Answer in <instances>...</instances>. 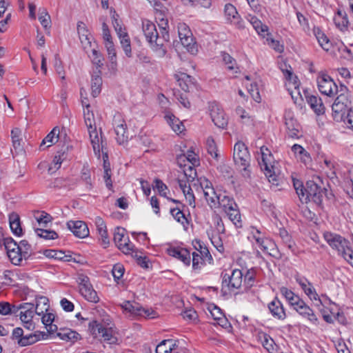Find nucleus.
<instances>
[{"label": "nucleus", "instance_id": "f257e3e1", "mask_svg": "<svg viewBox=\"0 0 353 353\" xmlns=\"http://www.w3.org/2000/svg\"><path fill=\"white\" fill-rule=\"evenodd\" d=\"M161 30V36L159 37L155 24L148 20L142 21V30L145 37L146 40L154 50H161L164 54L165 50L163 48L164 43L170 39L168 31V19H161L159 23Z\"/></svg>", "mask_w": 353, "mask_h": 353}, {"label": "nucleus", "instance_id": "f03ea898", "mask_svg": "<svg viewBox=\"0 0 353 353\" xmlns=\"http://www.w3.org/2000/svg\"><path fill=\"white\" fill-rule=\"evenodd\" d=\"M323 238L332 250H336L339 256L353 267V250L348 240L331 232H324Z\"/></svg>", "mask_w": 353, "mask_h": 353}, {"label": "nucleus", "instance_id": "7ed1b4c3", "mask_svg": "<svg viewBox=\"0 0 353 353\" xmlns=\"http://www.w3.org/2000/svg\"><path fill=\"white\" fill-rule=\"evenodd\" d=\"M233 159L236 165L240 169L242 176L245 179L250 177V154L248 149L242 141L236 142L234 145Z\"/></svg>", "mask_w": 353, "mask_h": 353}, {"label": "nucleus", "instance_id": "20e7f679", "mask_svg": "<svg viewBox=\"0 0 353 353\" xmlns=\"http://www.w3.org/2000/svg\"><path fill=\"white\" fill-rule=\"evenodd\" d=\"M89 330L94 338L98 339L101 341L109 344L117 343L116 332L110 326L108 327L103 323L94 321L89 323Z\"/></svg>", "mask_w": 353, "mask_h": 353}, {"label": "nucleus", "instance_id": "39448f33", "mask_svg": "<svg viewBox=\"0 0 353 353\" xmlns=\"http://www.w3.org/2000/svg\"><path fill=\"white\" fill-rule=\"evenodd\" d=\"M304 193H301L300 201L307 203L312 201L320 205L325 195V188L319 185L317 181L310 180L307 181Z\"/></svg>", "mask_w": 353, "mask_h": 353}, {"label": "nucleus", "instance_id": "423d86ee", "mask_svg": "<svg viewBox=\"0 0 353 353\" xmlns=\"http://www.w3.org/2000/svg\"><path fill=\"white\" fill-rule=\"evenodd\" d=\"M258 248L265 253L271 256H274L276 250L275 243L270 239L265 238L264 234L255 227H250V234L248 236Z\"/></svg>", "mask_w": 353, "mask_h": 353}, {"label": "nucleus", "instance_id": "0eeeda50", "mask_svg": "<svg viewBox=\"0 0 353 353\" xmlns=\"http://www.w3.org/2000/svg\"><path fill=\"white\" fill-rule=\"evenodd\" d=\"M261 162L259 163L261 169L264 171L265 175L270 183L273 185H278V177L276 174V168L274 166L273 157L269 152L267 148L261 147Z\"/></svg>", "mask_w": 353, "mask_h": 353}, {"label": "nucleus", "instance_id": "6e6552de", "mask_svg": "<svg viewBox=\"0 0 353 353\" xmlns=\"http://www.w3.org/2000/svg\"><path fill=\"white\" fill-rule=\"evenodd\" d=\"M197 181L199 183L200 188L210 208H218L219 199L221 194L216 193L212 183L206 178L201 177Z\"/></svg>", "mask_w": 353, "mask_h": 353}, {"label": "nucleus", "instance_id": "1a4fd4ad", "mask_svg": "<svg viewBox=\"0 0 353 353\" xmlns=\"http://www.w3.org/2000/svg\"><path fill=\"white\" fill-rule=\"evenodd\" d=\"M122 309L130 316L137 317L154 318L155 312L152 309H145L137 302L125 301L121 304Z\"/></svg>", "mask_w": 353, "mask_h": 353}, {"label": "nucleus", "instance_id": "9d476101", "mask_svg": "<svg viewBox=\"0 0 353 353\" xmlns=\"http://www.w3.org/2000/svg\"><path fill=\"white\" fill-rule=\"evenodd\" d=\"M32 248L28 242L22 240L19 242L18 249L11 252L8 256L11 263L15 265H21L23 260L28 259L32 255Z\"/></svg>", "mask_w": 353, "mask_h": 353}, {"label": "nucleus", "instance_id": "9b49d317", "mask_svg": "<svg viewBox=\"0 0 353 353\" xmlns=\"http://www.w3.org/2000/svg\"><path fill=\"white\" fill-rule=\"evenodd\" d=\"M317 85L321 94L333 97L338 93V86L334 80L325 73H320L317 77Z\"/></svg>", "mask_w": 353, "mask_h": 353}, {"label": "nucleus", "instance_id": "f8f14e48", "mask_svg": "<svg viewBox=\"0 0 353 353\" xmlns=\"http://www.w3.org/2000/svg\"><path fill=\"white\" fill-rule=\"evenodd\" d=\"M114 241L117 248L124 254H129L134 250V245L130 242L125 229L117 228L114 232Z\"/></svg>", "mask_w": 353, "mask_h": 353}, {"label": "nucleus", "instance_id": "ddd939ff", "mask_svg": "<svg viewBox=\"0 0 353 353\" xmlns=\"http://www.w3.org/2000/svg\"><path fill=\"white\" fill-rule=\"evenodd\" d=\"M243 283V274L241 270L234 269L231 275L225 274L222 281L223 288L227 287L229 290L234 291L241 288Z\"/></svg>", "mask_w": 353, "mask_h": 353}, {"label": "nucleus", "instance_id": "4468645a", "mask_svg": "<svg viewBox=\"0 0 353 353\" xmlns=\"http://www.w3.org/2000/svg\"><path fill=\"white\" fill-rule=\"evenodd\" d=\"M209 111L211 119L215 125L224 128L228 124V118L221 105L216 102H211L209 104Z\"/></svg>", "mask_w": 353, "mask_h": 353}, {"label": "nucleus", "instance_id": "2eb2a0df", "mask_svg": "<svg viewBox=\"0 0 353 353\" xmlns=\"http://www.w3.org/2000/svg\"><path fill=\"white\" fill-rule=\"evenodd\" d=\"M167 254L181 261L185 266L191 263V254L189 250L180 246H171L166 250Z\"/></svg>", "mask_w": 353, "mask_h": 353}, {"label": "nucleus", "instance_id": "dca6fc26", "mask_svg": "<svg viewBox=\"0 0 353 353\" xmlns=\"http://www.w3.org/2000/svg\"><path fill=\"white\" fill-rule=\"evenodd\" d=\"M284 118L288 136L292 139H298L301 136V126L294 118L292 113L290 111L286 112Z\"/></svg>", "mask_w": 353, "mask_h": 353}, {"label": "nucleus", "instance_id": "f3484780", "mask_svg": "<svg viewBox=\"0 0 353 353\" xmlns=\"http://www.w3.org/2000/svg\"><path fill=\"white\" fill-rule=\"evenodd\" d=\"M114 130L116 133V140L119 144H123L127 142L129 138L127 132V125L125 121L118 117L114 119Z\"/></svg>", "mask_w": 353, "mask_h": 353}, {"label": "nucleus", "instance_id": "a211bd4d", "mask_svg": "<svg viewBox=\"0 0 353 353\" xmlns=\"http://www.w3.org/2000/svg\"><path fill=\"white\" fill-rule=\"evenodd\" d=\"M294 310L301 316L307 319L311 323L314 325L319 324V319L314 310L304 301L300 302V304L296 305Z\"/></svg>", "mask_w": 353, "mask_h": 353}, {"label": "nucleus", "instance_id": "6ab92c4d", "mask_svg": "<svg viewBox=\"0 0 353 353\" xmlns=\"http://www.w3.org/2000/svg\"><path fill=\"white\" fill-rule=\"evenodd\" d=\"M67 226L77 237L83 239L89 235L88 226L81 221H70L67 223Z\"/></svg>", "mask_w": 353, "mask_h": 353}, {"label": "nucleus", "instance_id": "aec40b11", "mask_svg": "<svg viewBox=\"0 0 353 353\" xmlns=\"http://www.w3.org/2000/svg\"><path fill=\"white\" fill-rule=\"evenodd\" d=\"M296 281L305 295L312 302L314 303L319 295L316 292V290L313 286L312 283L305 278H296Z\"/></svg>", "mask_w": 353, "mask_h": 353}, {"label": "nucleus", "instance_id": "412c9836", "mask_svg": "<svg viewBox=\"0 0 353 353\" xmlns=\"http://www.w3.org/2000/svg\"><path fill=\"white\" fill-rule=\"evenodd\" d=\"M305 99L307 104L316 115L319 116L325 114V107L319 96L307 94L305 96Z\"/></svg>", "mask_w": 353, "mask_h": 353}, {"label": "nucleus", "instance_id": "4be33fe9", "mask_svg": "<svg viewBox=\"0 0 353 353\" xmlns=\"http://www.w3.org/2000/svg\"><path fill=\"white\" fill-rule=\"evenodd\" d=\"M314 305L317 308H320L321 306L322 308H325V310H327L330 313L334 315L336 314L337 315L339 314V312L336 311L337 309V305L333 302L330 298L326 294H321L317 298V300L314 303Z\"/></svg>", "mask_w": 353, "mask_h": 353}, {"label": "nucleus", "instance_id": "5701e85b", "mask_svg": "<svg viewBox=\"0 0 353 353\" xmlns=\"http://www.w3.org/2000/svg\"><path fill=\"white\" fill-rule=\"evenodd\" d=\"M268 309L271 314L279 320H284L286 318V313L283 305L280 300L274 298L268 303Z\"/></svg>", "mask_w": 353, "mask_h": 353}, {"label": "nucleus", "instance_id": "b1692460", "mask_svg": "<svg viewBox=\"0 0 353 353\" xmlns=\"http://www.w3.org/2000/svg\"><path fill=\"white\" fill-rule=\"evenodd\" d=\"M175 78L180 88L185 92H189L194 86V79L184 72L175 74Z\"/></svg>", "mask_w": 353, "mask_h": 353}, {"label": "nucleus", "instance_id": "393cba45", "mask_svg": "<svg viewBox=\"0 0 353 353\" xmlns=\"http://www.w3.org/2000/svg\"><path fill=\"white\" fill-rule=\"evenodd\" d=\"M291 150L297 160L304 163L305 165L311 163L312 157L310 154L301 145L294 144Z\"/></svg>", "mask_w": 353, "mask_h": 353}, {"label": "nucleus", "instance_id": "a878e982", "mask_svg": "<svg viewBox=\"0 0 353 353\" xmlns=\"http://www.w3.org/2000/svg\"><path fill=\"white\" fill-rule=\"evenodd\" d=\"M20 310L19 316L21 322L32 320L34 315V305L33 303H24L17 307V311Z\"/></svg>", "mask_w": 353, "mask_h": 353}, {"label": "nucleus", "instance_id": "bb28decb", "mask_svg": "<svg viewBox=\"0 0 353 353\" xmlns=\"http://www.w3.org/2000/svg\"><path fill=\"white\" fill-rule=\"evenodd\" d=\"M333 21L341 31L344 32L347 29L349 21L345 10L339 9L334 14Z\"/></svg>", "mask_w": 353, "mask_h": 353}, {"label": "nucleus", "instance_id": "cd10ccee", "mask_svg": "<svg viewBox=\"0 0 353 353\" xmlns=\"http://www.w3.org/2000/svg\"><path fill=\"white\" fill-rule=\"evenodd\" d=\"M332 109L334 119L336 121L339 122L342 121L345 114L351 109V107L334 101L332 104Z\"/></svg>", "mask_w": 353, "mask_h": 353}, {"label": "nucleus", "instance_id": "c85d7f7f", "mask_svg": "<svg viewBox=\"0 0 353 353\" xmlns=\"http://www.w3.org/2000/svg\"><path fill=\"white\" fill-rule=\"evenodd\" d=\"M57 336L61 340L74 343L81 339V335L70 328H63L57 333Z\"/></svg>", "mask_w": 353, "mask_h": 353}, {"label": "nucleus", "instance_id": "c756f323", "mask_svg": "<svg viewBox=\"0 0 353 353\" xmlns=\"http://www.w3.org/2000/svg\"><path fill=\"white\" fill-rule=\"evenodd\" d=\"M338 96L334 101L340 103H343L347 106H352V95L350 91L344 85H341L338 89Z\"/></svg>", "mask_w": 353, "mask_h": 353}, {"label": "nucleus", "instance_id": "7c9ffc66", "mask_svg": "<svg viewBox=\"0 0 353 353\" xmlns=\"http://www.w3.org/2000/svg\"><path fill=\"white\" fill-rule=\"evenodd\" d=\"M77 31L83 48H87L88 47H90L91 46V37H90V34L85 24L83 22H78Z\"/></svg>", "mask_w": 353, "mask_h": 353}, {"label": "nucleus", "instance_id": "2f4dec72", "mask_svg": "<svg viewBox=\"0 0 353 353\" xmlns=\"http://www.w3.org/2000/svg\"><path fill=\"white\" fill-rule=\"evenodd\" d=\"M165 119L172 130L176 134H180L185 130V126L183 123L172 114H166Z\"/></svg>", "mask_w": 353, "mask_h": 353}, {"label": "nucleus", "instance_id": "473e14b6", "mask_svg": "<svg viewBox=\"0 0 353 353\" xmlns=\"http://www.w3.org/2000/svg\"><path fill=\"white\" fill-rule=\"evenodd\" d=\"M90 135V139L94 152L96 154H99L101 150L103 152L102 141L101 140L99 134L97 131V128L88 130Z\"/></svg>", "mask_w": 353, "mask_h": 353}, {"label": "nucleus", "instance_id": "72a5a7b5", "mask_svg": "<svg viewBox=\"0 0 353 353\" xmlns=\"http://www.w3.org/2000/svg\"><path fill=\"white\" fill-rule=\"evenodd\" d=\"M60 132V129L59 127H54L43 139L40 148H41L43 146L46 145V148H49L53 144L56 143L59 140V135Z\"/></svg>", "mask_w": 353, "mask_h": 353}, {"label": "nucleus", "instance_id": "f704fd0d", "mask_svg": "<svg viewBox=\"0 0 353 353\" xmlns=\"http://www.w3.org/2000/svg\"><path fill=\"white\" fill-rule=\"evenodd\" d=\"M10 227L12 233L21 236L23 234V229L21 226L20 218L17 214L12 213L9 216Z\"/></svg>", "mask_w": 353, "mask_h": 353}, {"label": "nucleus", "instance_id": "c9c22d12", "mask_svg": "<svg viewBox=\"0 0 353 353\" xmlns=\"http://www.w3.org/2000/svg\"><path fill=\"white\" fill-rule=\"evenodd\" d=\"M313 33L322 48L326 51H328L331 47V43L327 36L318 27L314 28Z\"/></svg>", "mask_w": 353, "mask_h": 353}, {"label": "nucleus", "instance_id": "e433bc0d", "mask_svg": "<svg viewBox=\"0 0 353 353\" xmlns=\"http://www.w3.org/2000/svg\"><path fill=\"white\" fill-rule=\"evenodd\" d=\"M196 165L190 163H183V165H179L188 182L192 183L194 181V179L196 176V172L194 168Z\"/></svg>", "mask_w": 353, "mask_h": 353}, {"label": "nucleus", "instance_id": "4c0bfd02", "mask_svg": "<svg viewBox=\"0 0 353 353\" xmlns=\"http://www.w3.org/2000/svg\"><path fill=\"white\" fill-rule=\"evenodd\" d=\"M110 12L112 14V26L118 37L119 38L124 34H127L128 32L126 31V28L123 26L121 21L119 19V15L116 13L115 10H111Z\"/></svg>", "mask_w": 353, "mask_h": 353}, {"label": "nucleus", "instance_id": "58836bf2", "mask_svg": "<svg viewBox=\"0 0 353 353\" xmlns=\"http://www.w3.org/2000/svg\"><path fill=\"white\" fill-rule=\"evenodd\" d=\"M259 79L255 78L252 80L250 83H245V86L247 88V90L252 99L256 102H260L261 101V96L259 94Z\"/></svg>", "mask_w": 353, "mask_h": 353}, {"label": "nucleus", "instance_id": "ea45409f", "mask_svg": "<svg viewBox=\"0 0 353 353\" xmlns=\"http://www.w3.org/2000/svg\"><path fill=\"white\" fill-rule=\"evenodd\" d=\"M81 294L88 301L97 303L99 300L96 291L92 288V285L85 287H81L79 289Z\"/></svg>", "mask_w": 353, "mask_h": 353}, {"label": "nucleus", "instance_id": "a19ab883", "mask_svg": "<svg viewBox=\"0 0 353 353\" xmlns=\"http://www.w3.org/2000/svg\"><path fill=\"white\" fill-rule=\"evenodd\" d=\"M180 41L188 52L192 54H195L198 52V47L194 41L192 34L188 35V37L181 38Z\"/></svg>", "mask_w": 353, "mask_h": 353}, {"label": "nucleus", "instance_id": "79ce46f5", "mask_svg": "<svg viewBox=\"0 0 353 353\" xmlns=\"http://www.w3.org/2000/svg\"><path fill=\"white\" fill-rule=\"evenodd\" d=\"M223 61L224 63L227 66V69L232 72V74H235L239 73V68L236 64V60L232 58L229 54L226 52H223L221 54Z\"/></svg>", "mask_w": 353, "mask_h": 353}, {"label": "nucleus", "instance_id": "37998d69", "mask_svg": "<svg viewBox=\"0 0 353 353\" xmlns=\"http://www.w3.org/2000/svg\"><path fill=\"white\" fill-rule=\"evenodd\" d=\"M183 163H190L192 165H199L198 156L192 150L188 151L187 154L181 155L177 160L179 165H183Z\"/></svg>", "mask_w": 353, "mask_h": 353}, {"label": "nucleus", "instance_id": "c03bdc74", "mask_svg": "<svg viewBox=\"0 0 353 353\" xmlns=\"http://www.w3.org/2000/svg\"><path fill=\"white\" fill-rule=\"evenodd\" d=\"M246 19L252 25L253 28L259 34H262L268 31L267 26L263 25L255 16L249 14Z\"/></svg>", "mask_w": 353, "mask_h": 353}, {"label": "nucleus", "instance_id": "a18cd8bd", "mask_svg": "<svg viewBox=\"0 0 353 353\" xmlns=\"http://www.w3.org/2000/svg\"><path fill=\"white\" fill-rule=\"evenodd\" d=\"M225 212L227 214L229 219L236 228H240L242 227V220L238 205L235 208H232V210L229 209V210Z\"/></svg>", "mask_w": 353, "mask_h": 353}, {"label": "nucleus", "instance_id": "49530a36", "mask_svg": "<svg viewBox=\"0 0 353 353\" xmlns=\"http://www.w3.org/2000/svg\"><path fill=\"white\" fill-rule=\"evenodd\" d=\"M237 204L232 198L221 194L219 199V207L223 208L224 212L232 210V208L236 207Z\"/></svg>", "mask_w": 353, "mask_h": 353}, {"label": "nucleus", "instance_id": "de8ad7c7", "mask_svg": "<svg viewBox=\"0 0 353 353\" xmlns=\"http://www.w3.org/2000/svg\"><path fill=\"white\" fill-rule=\"evenodd\" d=\"M40 339L39 334H30L19 339V340L17 341V344L21 347L28 346L37 343L40 341Z\"/></svg>", "mask_w": 353, "mask_h": 353}, {"label": "nucleus", "instance_id": "09e8293b", "mask_svg": "<svg viewBox=\"0 0 353 353\" xmlns=\"http://www.w3.org/2000/svg\"><path fill=\"white\" fill-rule=\"evenodd\" d=\"M33 216L39 225L43 227H46L47 224L52 221V216L44 211L34 212Z\"/></svg>", "mask_w": 353, "mask_h": 353}, {"label": "nucleus", "instance_id": "8fccbe9b", "mask_svg": "<svg viewBox=\"0 0 353 353\" xmlns=\"http://www.w3.org/2000/svg\"><path fill=\"white\" fill-rule=\"evenodd\" d=\"M49 308L48 299L46 296H40L37 299L36 306H34L35 313L39 316L48 312Z\"/></svg>", "mask_w": 353, "mask_h": 353}, {"label": "nucleus", "instance_id": "3c124183", "mask_svg": "<svg viewBox=\"0 0 353 353\" xmlns=\"http://www.w3.org/2000/svg\"><path fill=\"white\" fill-rule=\"evenodd\" d=\"M102 78L99 74L93 75L91 80L92 95L97 97L101 92Z\"/></svg>", "mask_w": 353, "mask_h": 353}, {"label": "nucleus", "instance_id": "603ef678", "mask_svg": "<svg viewBox=\"0 0 353 353\" xmlns=\"http://www.w3.org/2000/svg\"><path fill=\"white\" fill-rule=\"evenodd\" d=\"M191 262L192 269L195 271H199L207 261L198 252H193L192 254Z\"/></svg>", "mask_w": 353, "mask_h": 353}, {"label": "nucleus", "instance_id": "864d4df0", "mask_svg": "<svg viewBox=\"0 0 353 353\" xmlns=\"http://www.w3.org/2000/svg\"><path fill=\"white\" fill-rule=\"evenodd\" d=\"M34 231L38 236L46 240H53L59 237L57 233L54 230L37 228Z\"/></svg>", "mask_w": 353, "mask_h": 353}, {"label": "nucleus", "instance_id": "5fc2aeb1", "mask_svg": "<svg viewBox=\"0 0 353 353\" xmlns=\"http://www.w3.org/2000/svg\"><path fill=\"white\" fill-rule=\"evenodd\" d=\"M83 117L88 130L96 128L94 115L91 109H83Z\"/></svg>", "mask_w": 353, "mask_h": 353}, {"label": "nucleus", "instance_id": "6e6d98bb", "mask_svg": "<svg viewBox=\"0 0 353 353\" xmlns=\"http://www.w3.org/2000/svg\"><path fill=\"white\" fill-rule=\"evenodd\" d=\"M105 46L108 52V59L111 62L112 68L114 69L117 65V53L113 41L105 43Z\"/></svg>", "mask_w": 353, "mask_h": 353}, {"label": "nucleus", "instance_id": "4d7b16f0", "mask_svg": "<svg viewBox=\"0 0 353 353\" xmlns=\"http://www.w3.org/2000/svg\"><path fill=\"white\" fill-rule=\"evenodd\" d=\"M120 40V43L121 45V47L124 51L125 54L128 57H132V48H131V43H130V39L128 35L124 34L123 36L119 38Z\"/></svg>", "mask_w": 353, "mask_h": 353}, {"label": "nucleus", "instance_id": "13d9d810", "mask_svg": "<svg viewBox=\"0 0 353 353\" xmlns=\"http://www.w3.org/2000/svg\"><path fill=\"white\" fill-rule=\"evenodd\" d=\"M279 235L283 240V243L286 244L287 247L290 250L294 251V243L288 231L284 228H280L279 230Z\"/></svg>", "mask_w": 353, "mask_h": 353}, {"label": "nucleus", "instance_id": "bf43d9fd", "mask_svg": "<svg viewBox=\"0 0 353 353\" xmlns=\"http://www.w3.org/2000/svg\"><path fill=\"white\" fill-rule=\"evenodd\" d=\"M208 152L211 155L212 158L216 160L219 159V150L214 139L211 137L208 138L206 141Z\"/></svg>", "mask_w": 353, "mask_h": 353}, {"label": "nucleus", "instance_id": "052dcab7", "mask_svg": "<svg viewBox=\"0 0 353 353\" xmlns=\"http://www.w3.org/2000/svg\"><path fill=\"white\" fill-rule=\"evenodd\" d=\"M39 20L41 24V26L44 28H47L50 26L51 19L50 16L48 14L46 8H40L39 9Z\"/></svg>", "mask_w": 353, "mask_h": 353}, {"label": "nucleus", "instance_id": "680f3d73", "mask_svg": "<svg viewBox=\"0 0 353 353\" xmlns=\"http://www.w3.org/2000/svg\"><path fill=\"white\" fill-rule=\"evenodd\" d=\"M170 214L176 221L181 223L182 225H185L188 223L184 213L179 208L170 209Z\"/></svg>", "mask_w": 353, "mask_h": 353}, {"label": "nucleus", "instance_id": "e2e57ef3", "mask_svg": "<svg viewBox=\"0 0 353 353\" xmlns=\"http://www.w3.org/2000/svg\"><path fill=\"white\" fill-rule=\"evenodd\" d=\"M81 178L85 181L87 188L90 190L92 188V179L91 177L90 170L88 166H83L81 172Z\"/></svg>", "mask_w": 353, "mask_h": 353}, {"label": "nucleus", "instance_id": "0e129e2a", "mask_svg": "<svg viewBox=\"0 0 353 353\" xmlns=\"http://www.w3.org/2000/svg\"><path fill=\"white\" fill-rule=\"evenodd\" d=\"M21 131L19 128H14L11 131V137L12 145L15 150H21Z\"/></svg>", "mask_w": 353, "mask_h": 353}, {"label": "nucleus", "instance_id": "69168bd1", "mask_svg": "<svg viewBox=\"0 0 353 353\" xmlns=\"http://www.w3.org/2000/svg\"><path fill=\"white\" fill-rule=\"evenodd\" d=\"M17 312V307L12 305L8 302H0V314L2 315H8L10 314H15Z\"/></svg>", "mask_w": 353, "mask_h": 353}, {"label": "nucleus", "instance_id": "338daca9", "mask_svg": "<svg viewBox=\"0 0 353 353\" xmlns=\"http://www.w3.org/2000/svg\"><path fill=\"white\" fill-rule=\"evenodd\" d=\"M261 343L264 348H265L269 352H272L275 350L274 342L270 336L263 334L261 337Z\"/></svg>", "mask_w": 353, "mask_h": 353}, {"label": "nucleus", "instance_id": "774afa93", "mask_svg": "<svg viewBox=\"0 0 353 353\" xmlns=\"http://www.w3.org/2000/svg\"><path fill=\"white\" fill-rule=\"evenodd\" d=\"M3 245L6 250L7 255L11 252L14 251L19 247V243H17L12 238L8 237L3 239Z\"/></svg>", "mask_w": 353, "mask_h": 353}]
</instances>
